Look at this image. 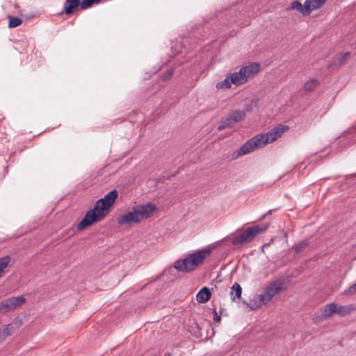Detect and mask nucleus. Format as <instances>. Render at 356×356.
Listing matches in <instances>:
<instances>
[{
  "label": "nucleus",
  "mask_w": 356,
  "mask_h": 356,
  "mask_svg": "<svg viewBox=\"0 0 356 356\" xmlns=\"http://www.w3.org/2000/svg\"><path fill=\"white\" fill-rule=\"evenodd\" d=\"M118 197V191L113 189L104 197L96 201L93 209L87 211L85 216L76 225L77 230L82 231L95 222L102 220L110 212L111 208L114 205Z\"/></svg>",
  "instance_id": "f257e3e1"
},
{
  "label": "nucleus",
  "mask_w": 356,
  "mask_h": 356,
  "mask_svg": "<svg viewBox=\"0 0 356 356\" xmlns=\"http://www.w3.org/2000/svg\"><path fill=\"white\" fill-rule=\"evenodd\" d=\"M289 129L287 125L279 124L266 134H258L245 143L238 150V155L247 154L256 149L261 148L275 141Z\"/></svg>",
  "instance_id": "f03ea898"
},
{
  "label": "nucleus",
  "mask_w": 356,
  "mask_h": 356,
  "mask_svg": "<svg viewBox=\"0 0 356 356\" xmlns=\"http://www.w3.org/2000/svg\"><path fill=\"white\" fill-rule=\"evenodd\" d=\"M211 252L212 250L210 248L198 250L189 254L184 259L176 261L174 267L178 271L182 273L193 271L202 265L205 259L211 256Z\"/></svg>",
  "instance_id": "7ed1b4c3"
},
{
  "label": "nucleus",
  "mask_w": 356,
  "mask_h": 356,
  "mask_svg": "<svg viewBox=\"0 0 356 356\" xmlns=\"http://www.w3.org/2000/svg\"><path fill=\"white\" fill-rule=\"evenodd\" d=\"M157 209L156 207L150 203L143 205H137L132 208L124 215L118 219V223L120 225L124 224L138 223L143 219L149 218L152 213Z\"/></svg>",
  "instance_id": "20e7f679"
},
{
  "label": "nucleus",
  "mask_w": 356,
  "mask_h": 356,
  "mask_svg": "<svg viewBox=\"0 0 356 356\" xmlns=\"http://www.w3.org/2000/svg\"><path fill=\"white\" fill-rule=\"evenodd\" d=\"M284 284V282L281 280L271 282L257 296V298L259 300V303H255L254 306L250 307V309H254L262 305L268 304L275 296L285 290Z\"/></svg>",
  "instance_id": "39448f33"
},
{
  "label": "nucleus",
  "mask_w": 356,
  "mask_h": 356,
  "mask_svg": "<svg viewBox=\"0 0 356 356\" xmlns=\"http://www.w3.org/2000/svg\"><path fill=\"white\" fill-rule=\"evenodd\" d=\"M267 227L268 226L261 227L259 225L248 227L243 232L232 238V244L237 245L250 243L257 235L264 232Z\"/></svg>",
  "instance_id": "423d86ee"
},
{
  "label": "nucleus",
  "mask_w": 356,
  "mask_h": 356,
  "mask_svg": "<svg viewBox=\"0 0 356 356\" xmlns=\"http://www.w3.org/2000/svg\"><path fill=\"white\" fill-rule=\"evenodd\" d=\"M101 0H65L63 6V13L71 15L78 10L79 6L81 10L90 8L94 4L99 3Z\"/></svg>",
  "instance_id": "0eeeda50"
},
{
  "label": "nucleus",
  "mask_w": 356,
  "mask_h": 356,
  "mask_svg": "<svg viewBox=\"0 0 356 356\" xmlns=\"http://www.w3.org/2000/svg\"><path fill=\"white\" fill-rule=\"evenodd\" d=\"M239 71L243 78V80L246 83L248 78L257 74L259 71V65L258 63H252L242 67Z\"/></svg>",
  "instance_id": "6e6552de"
},
{
  "label": "nucleus",
  "mask_w": 356,
  "mask_h": 356,
  "mask_svg": "<svg viewBox=\"0 0 356 356\" xmlns=\"http://www.w3.org/2000/svg\"><path fill=\"white\" fill-rule=\"evenodd\" d=\"M5 300L10 312L20 307L26 302V299L23 296L11 297Z\"/></svg>",
  "instance_id": "1a4fd4ad"
},
{
  "label": "nucleus",
  "mask_w": 356,
  "mask_h": 356,
  "mask_svg": "<svg viewBox=\"0 0 356 356\" xmlns=\"http://www.w3.org/2000/svg\"><path fill=\"white\" fill-rule=\"evenodd\" d=\"M15 329L13 324L3 325L0 329V343H2L8 337L14 334Z\"/></svg>",
  "instance_id": "9d476101"
},
{
  "label": "nucleus",
  "mask_w": 356,
  "mask_h": 356,
  "mask_svg": "<svg viewBox=\"0 0 356 356\" xmlns=\"http://www.w3.org/2000/svg\"><path fill=\"white\" fill-rule=\"evenodd\" d=\"M211 296L210 290L207 287H204L196 295V300L200 303H205L209 301Z\"/></svg>",
  "instance_id": "9b49d317"
},
{
  "label": "nucleus",
  "mask_w": 356,
  "mask_h": 356,
  "mask_svg": "<svg viewBox=\"0 0 356 356\" xmlns=\"http://www.w3.org/2000/svg\"><path fill=\"white\" fill-rule=\"evenodd\" d=\"M235 124L236 123L234 122L233 118L229 114V115L227 118H222L220 120V123L218 125L217 129L218 131H222L225 129L232 128Z\"/></svg>",
  "instance_id": "f8f14e48"
},
{
  "label": "nucleus",
  "mask_w": 356,
  "mask_h": 356,
  "mask_svg": "<svg viewBox=\"0 0 356 356\" xmlns=\"http://www.w3.org/2000/svg\"><path fill=\"white\" fill-rule=\"evenodd\" d=\"M334 314H337V304L334 302L330 303L325 306L322 313V317L324 319H327Z\"/></svg>",
  "instance_id": "ddd939ff"
},
{
  "label": "nucleus",
  "mask_w": 356,
  "mask_h": 356,
  "mask_svg": "<svg viewBox=\"0 0 356 356\" xmlns=\"http://www.w3.org/2000/svg\"><path fill=\"white\" fill-rule=\"evenodd\" d=\"M228 76L229 78L230 79L232 84L240 86L245 83L240 71L238 72L229 73Z\"/></svg>",
  "instance_id": "4468645a"
},
{
  "label": "nucleus",
  "mask_w": 356,
  "mask_h": 356,
  "mask_svg": "<svg viewBox=\"0 0 356 356\" xmlns=\"http://www.w3.org/2000/svg\"><path fill=\"white\" fill-rule=\"evenodd\" d=\"M242 288L239 284L235 282L230 292V296L232 301H235L236 299L239 298L241 296Z\"/></svg>",
  "instance_id": "2eb2a0df"
},
{
  "label": "nucleus",
  "mask_w": 356,
  "mask_h": 356,
  "mask_svg": "<svg viewBox=\"0 0 356 356\" xmlns=\"http://www.w3.org/2000/svg\"><path fill=\"white\" fill-rule=\"evenodd\" d=\"M229 115L232 116L234 122L236 124L245 119L246 113L243 110H234L232 111L229 113Z\"/></svg>",
  "instance_id": "dca6fc26"
},
{
  "label": "nucleus",
  "mask_w": 356,
  "mask_h": 356,
  "mask_svg": "<svg viewBox=\"0 0 356 356\" xmlns=\"http://www.w3.org/2000/svg\"><path fill=\"white\" fill-rule=\"evenodd\" d=\"M319 84L317 79L312 78L304 84L303 89L305 92H309L313 91Z\"/></svg>",
  "instance_id": "f3484780"
},
{
  "label": "nucleus",
  "mask_w": 356,
  "mask_h": 356,
  "mask_svg": "<svg viewBox=\"0 0 356 356\" xmlns=\"http://www.w3.org/2000/svg\"><path fill=\"white\" fill-rule=\"evenodd\" d=\"M292 8L297 10L303 15H309L310 13V11L307 9V1L305 2L304 5H302V3L298 1H293L292 3Z\"/></svg>",
  "instance_id": "a211bd4d"
},
{
  "label": "nucleus",
  "mask_w": 356,
  "mask_h": 356,
  "mask_svg": "<svg viewBox=\"0 0 356 356\" xmlns=\"http://www.w3.org/2000/svg\"><path fill=\"white\" fill-rule=\"evenodd\" d=\"M10 261L11 258L10 256H5L0 258V278L5 274L6 269L9 266Z\"/></svg>",
  "instance_id": "6ab92c4d"
},
{
  "label": "nucleus",
  "mask_w": 356,
  "mask_h": 356,
  "mask_svg": "<svg viewBox=\"0 0 356 356\" xmlns=\"http://www.w3.org/2000/svg\"><path fill=\"white\" fill-rule=\"evenodd\" d=\"M307 9L310 13L315 10L321 8L326 1V0H307Z\"/></svg>",
  "instance_id": "aec40b11"
},
{
  "label": "nucleus",
  "mask_w": 356,
  "mask_h": 356,
  "mask_svg": "<svg viewBox=\"0 0 356 356\" xmlns=\"http://www.w3.org/2000/svg\"><path fill=\"white\" fill-rule=\"evenodd\" d=\"M231 86L232 83L228 75L224 80L218 82L216 85L217 89H229L231 88Z\"/></svg>",
  "instance_id": "412c9836"
},
{
  "label": "nucleus",
  "mask_w": 356,
  "mask_h": 356,
  "mask_svg": "<svg viewBox=\"0 0 356 356\" xmlns=\"http://www.w3.org/2000/svg\"><path fill=\"white\" fill-rule=\"evenodd\" d=\"M353 310L350 307L348 306H342L338 305L337 304V314L340 315L341 316H346L350 313Z\"/></svg>",
  "instance_id": "4be33fe9"
},
{
  "label": "nucleus",
  "mask_w": 356,
  "mask_h": 356,
  "mask_svg": "<svg viewBox=\"0 0 356 356\" xmlns=\"http://www.w3.org/2000/svg\"><path fill=\"white\" fill-rule=\"evenodd\" d=\"M8 19H9V22H8L9 28L17 27L19 25H21L22 23V20L20 18L17 17L9 16Z\"/></svg>",
  "instance_id": "5701e85b"
},
{
  "label": "nucleus",
  "mask_w": 356,
  "mask_h": 356,
  "mask_svg": "<svg viewBox=\"0 0 356 356\" xmlns=\"http://www.w3.org/2000/svg\"><path fill=\"white\" fill-rule=\"evenodd\" d=\"M308 244L309 243L307 240L301 241L293 246L295 252L297 253L302 252L307 247Z\"/></svg>",
  "instance_id": "b1692460"
},
{
  "label": "nucleus",
  "mask_w": 356,
  "mask_h": 356,
  "mask_svg": "<svg viewBox=\"0 0 356 356\" xmlns=\"http://www.w3.org/2000/svg\"><path fill=\"white\" fill-rule=\"evenodd\" d=\"M350 56L349 52H346L343 55L335 58V63L339 65L344 64L346 59Z\"/></svg>",
  "instance_id": "393cba45"
},
{
  "label": "nucleus",
  "mask_w": 356,
  "mask_h": 356,
  "mask_svg": "<svg viewBox=\"0 0 356 356\" xmlns=\"http://www.w3.org/2000/svg\"><path fill=\"white\" fill-rule=\"evenodd\" d=\"M10 312L6 300L0 302V314H6Z\"/></svg>",
  "instance_id": "a878e982"
},
{
  "label": "nucleus",
  "mask_w": 356,
  "mask_h": 356,
  "mask_svg": "<svg viewBox=\"0 0 356 356\" xmlns=\"http://www.w3.org/2000/svg\"><path fill=\"white\" fill-rule=\"evenodd\" d=\"M356 293V282L354 284L350 286L348 289L344 291L345 295H353Z\"/></svg>",
  "instance_id": "bb28decb"
},
{
  "label": "nucleus",
  "mask_w": 356,
  "mask_h": 356,
  "mask_svg": "<svg viewBox=\"0 0 356 356\" xmlns=\"http://www.w3.org/2000/svg\"><path fill=\"white\" fill-rule=\"evenodd\" d=\"M173 75V71L172 70H168L166 72H165L163 75H162V79L163 80H167V79H170Z\"/></svg>",
  "instance_id": "cd10ccee"
},
{
  "label": "nucleus",
  "mask_w": 356,
  "mask_h": 356,
  "mask_svg": "<svg viewBox=\"0 0 356 356\" xmlns=\"http://www.w3.org/2000/svg\"><path fill=\"white\" fill-rule=\"evenodd\" d=\"M213 321L216 323H219L221 320L220 316L218 315L216 310H213Z\"/></svg>",
  "instance_id": "c85d7f7f"
},
{
  "label": "nucleus",
  "mask_w": 356,
  "mask_h": 356,
  "mask_svg": "<svg viewBox=\"0 0 356 356\" xmlns=\"http://www.w3.org/2000/svg\"><path fill=\"white\" fill-rule=\"evenodd\" d=\"M14 6H15V8H18L19 7V5H18L17 3H15Z\"/></svg>",
  "instance_id": "c756f323"
}]
</instances>
